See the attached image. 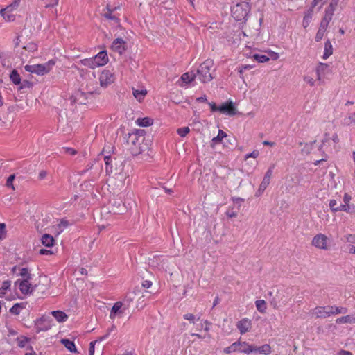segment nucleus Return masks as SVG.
<instances>
[{"label":"nucleus","instance_id":"nucleus-18","mask_svg":"<svg viewBox=\"0 0 355 355\" xmlns=\"http://www.w3.org/2000/svg\"><path fill=\"white\" fill-rule=\"evenodd\" d=\"M336 322L337 324H355V313L338 318L336 319Z\"/></svg>","mask_w":355,"mask_h":355},{"label":"nucleus","instance_id":"nucleus-63","mask_svg":"<svg viewBox=\"0 0 355 355\" xmlns=\"http://www.w3.org/2000/svg\"><path fill=\"white\" fill-rule=\"evenodd\" d=\"M135 292L132 293H128L125 297V300L128 303H130L134 300Z\"/></svg>","mask_w":355,"mask_h":355},{"label":"nucleus","instance_id":"nucleus-34","mask_svg":"<svg viewBox=\"0 0 355 355\" xmlns=\"http://www.w3.org/2000/svg\"><path fill=\"white\" fill-rule=\"evenodd\" d=\"M104 161L105 164V171L107 173H111L112 170V158L110 156H105Z\"/></svg>","mask_w":355,"mask_h":355},{"label":"nucleus","instance_id":"nucleus-11","mask_svg":"<svg viewBox=\"0 0 355 355\" xmlns=\"http://www.w3.org/2000/svg\"><path fill=\"white\" fill-rule=\"evenodd\" d=\"M236 327L241 334H245L249 331L252 327V322L250 320L245 318L239 321L236 324Z\"/></svg>","mask_w":355,"mask_h":355},{"label":"nucleus","instance_id":"nucleus-59","mask_svg":"<svg viewBox=\"0 0 355 355\" xmlns=\"http://www.w3.org/2000/svg\"><path fill=\"white\" fill-rule=\"evenodd\" d=\"M232 200H233L234 203L238 205L239 207H240L241 203L244 202V199L239 197H232Z\"/></svg>","mask_w":355,"mask_h":355},{"label":"nucleus","instance_id":"nucleus-2","mask_svg":"<svg viewBox=\"0 0 355 355\" xmlns=\"http://www.w3.org/2000/svg\"><path fill=\"white\" fill-rule=\"evenodd\" d=\"M251 7L247 1H240L231 8L232 16L236 21L246 20Z\"/></svg>","mask_w":355,"mask_h":355},{"label":"nucleus","instance_id":"nucleus-3","mask_svg":"<svg viewBox=\"0 0 355 355\" xmlns=\"http://www.w3.org/2000/svg\"><path fill=\"white\" fill-rule=\"evenodd\" d=\"M213 66L214 61L209 59L206 60L200 65L196 74L198 76V78L201 82L207 83L214 78L212 73L211 72V69L213 68Z\"/></svg>","mask_w":355,"mask_h":355},{"label":"nucleus","instance_id":"nucleus-45","mask_svg":"<svg viewBox=\"0 0 355 355\" xmlns=\"http://www.w3.org/2000/svg\"><path fill=\"white\" fill-rule=\"evenodd\" d=\"M253 58L259 62L263 63L269 60V58L266 55L254 54Z\"/></svg>","mask_w":355,"mask_h":355},{"label":"nucleus","instance_id":"nucleus-19","mask_svg":"<svg viewBox=\"0 0 355 355\" xmlns=\"http://www.w3.org/2000/svg\"><path fill=\"white\" fill-rule=\"evenodd\" d=\"M60 342L70 352H78L73 341H71L69 339L63 338Z\"/></svg>","mask_w":355,"mask_h":355},{"label":"nucleus","instance_id":"nucleus-30","mask_svg":"<svg viewBox=\"0 0 355 355\" xmlns=\"http://www.w3.org/2000/svg\"><path fill=\"white\" fill-rule=\"evenodd\" d=\"M241 344H242V343H241L239 341L235 342L232 345H231L230 346H229L227 347H225L223 349V352L225 354H231L232 352H236V351H237L239 349L238 347H241Z\"/></svg>","mask_w":355,"mask_h":355},{"label":"nucleus","instance_id":"nucleus-28","mask_svg":"<svg viewBox=\"0 0 355 355\" xmlns=\"http://www.w3.org/2000/svg\"><path fill=\"white\" fill-rule=\"evenodd\" d=\"M333 53V47L329 40H327L324 44V52L323 58L327 59Z\"/></svg>","mask_w":355,"mask_h":355},{"label":"nucleus","instance_id":"nucleus-4","mask_svg":"<svg viewBox=\"0 0 355 355\" xmlns=\"http://www.w3.org/2000/svg\"><path fill=\"white\" fill-rule=\"evenodd\" d=\"M55 64V62L53 60H51L44 64L25 65L24 69L28 72L35 73L38 76H43L48 73Z\"/></svg>","mask_w":355,"mask_h":355},{"label":"nucleus","instance_id":"nucleus-42","mask_svg":"<svg viewBox=\"0 0 355 355\" xmlns=\"http://www.w3.org/2000/svg\"><path fill=\"white\" fill-rule=\"evenodd\" d=\"M20 1L21 0H13L12 3L6 6L5 9H6L7 11L13 12L19 7Z\"/></svg>","mask_w":355,"mask_h":355},{"label":"nucleus","instance_id":"nucleus-38","mask_svg":"<svg viewBox=\"0 0 355 355\" xmlns=\"http://www.w3.org/2000/svg\"><path fill=\"white\" fill-rule=\"evenodd\" d=\"M332 17H333V15L325 12L324 16L320 22L321 26H324V27L327 28L329 23L330 22V21L332 19Z\"/></svg>","mask_w":355,"mask_h":355},{"label":"nucleus","instance_id":"nucleus-56","mask_svg":"<svg viewBox=\"0 0 355 355\" xmlns=\"http://www.w3.org/2000/svg\"><path fill=\"white\" fill-rule=\"evenodd\" d=\"M99 341H97V339L94 341H92L89 343V355H94V346L96 343H98Z\"/></svg>","mask_w":355,"mask_h":355},{"label":"nucleus","instance_id":"nucleus-47","mask_svg":"<svg viewBox=\"0 0 355 355\" xmlns=\"http://www.w3.org/2000/svg\"><path fill=\"white\" fill-rule=\"evenodd\" d=\"M272 294H273V293H272V291H270V292L268 293V295H269V296H270V297L271 298V300H270V304H271V305L272 306V307H273L274 309H278V308H279V301H277V300H276V299H275V297H272Z\"/></svg>","mask_w":355,"mask_h":355},{"label":"nucleus","instance_id":"nucleus-32","mask_svg":"<svg viewBox=\"0 0 355 355\" xmlns=\"http://www.w3.org/2000/svg\"><path fill=\"white\" fill-rule=\"evenodd\" d=\"M137 123L139 126L147 127L153 124V119L148 117L139 118Z\"/></svg>","mask_w":355,"mask_h":355},{"label":"nucleus","instance_id":"nucleus-54","mask_svg":"<svg viewBox=\"0 0 355 355\" xmlns=\"http://www.w3.org/2000/svg\"><path fill=\"white\" fill-rule=\"evenodd\" d=\"M327 309L329 310L330 315L339 314V307L335 306H327Z\"/></svg>","mask_w":355,"mask_h":355},{"label":"nucleus","instance_id":"nucleus-64","mask_svg":"<svg viewBox=\"0 0 355 355\" xmlns=\"http://www.w3.org/2000/svg\"><path fill=\"white\" fill-rule=\"evenodd\" d=\"M346 240L349 243H355V235L349 234L346 237Z\"/></svg>","mask_w":355,"mask_h":355},{"label":"nucleus","instance_id":"nucleus-9","mask_svg":"<svg viewBox=\"0 0 355 355\" xmlns=\"http://www.w3.org/2000/svg\"><path fill=\"white\" fill-rule=\"evenodd\" d=\"M219 112L223 114H227L230 116H234L236 114V108L234 104L230 101L220 105Z\"/></svg>","mask_w":355,"mask_h":355},{"label":"nucleus","instance_id":"nucleus-29","mask_svg":"<svg viewBox=\"0 0 355 355\" xmlns=\"http://www.w3.org/2000/svg\"><path fill=\"white\" fill-rule=\"evenodd\" d=\"M122 305H123V304L121 302H117L114 304V306H112V308L111 309L110 314V318L111 319H114L115 318L116 313L118 312H121L120 309H121Z\"/></svg>","mask_w":355,"mask_h":355},{"label":"nucleus","instance_id":"nucleus-27","mask_svg":"<svg viewBox=\"0 0 355 355\" xmlns=\"http://www.w3.org/2000/svg\"><path fill=\"white\" fill-rule=\"evenodd\" d=\"M10 79L16 85L21 84V77L19 73L16 69H13L10 74Z\"/></svg>","mask_w":355,"mask_h":355},{"label":"nucleus","instance_id":"nucleus-6","mask_svg":"<svg viewBox=\"0 0 355 355\" xmlns=\"http://www.w3.org/2000/svg\"><path fill=\"white\" fill-rule=\"evenodd\" d=\"M327 241L328 238L325 234H323L322 233L316 234L311 241L312 245L314 247L318 248L327 250H328V245H327Z\"/></svg>","mask_w":355,"mask_h":355},{"label":"nucleus","instance_id":"nucleus-16","mask_svg":"<svg viewBox=\"0 0 355 355\" xmlns=\"http://www.w3.org/2000/svg\"><path fill=\"white\" fill-rule=\"evenodd\" d=\"M37 327L40 331H47L51 328L50 318L42 316L37 322Z\"/></svg>","mask_w":355,"mask_h":355},{"label":"nucleus","instance_id":"nucleus-37","mask_svg":"<svg viewBox=\"0 0 355 355\" xmlns=\"http://www.w3.org/2000/svg\"><path fill=\"white\" fill-rule=\"evenodd\" d=\"M227 136V134L224 131H223L222 130H219L218 135L214 137L211 141L214 144L220 143L223 139L226 137Z\"/></svg>","mask_w":355,"mask_h":355},{"label":"nucleus","instance_id":"nucleus-26","mask_svg":"<svg viewBox=\"0 0 355 355\" xmlns=\"http://www.w3.org/2000/svg\"><path fill=\"white\" fill-rule=\"evenodd\" d=\"M132 94L135 98L139 102H141L144 98V96L147 94V90L146 89H132Z\"/></svg>","mask_w":355,"mask_h":355},{"label":"nucleus","instance_id":"nucleus-52","mask_svg":"<svg viewBox=\"0 0 355 355\" xmlns=\"http://www.w3.org/2000/svg\"><path fill=\"white\" fill-rule=\"evenodd\" d=\"M189 131L190 130L188 127L180 128L177 130L178 135L180 137H185L189 132Z\"/></svg>","mask_w":355,"mask_h":355},{"label":"nucleus","instance_id":"nucleus-24","mask_svg":"<svg viewBox=\"0 0 355 355\" xmlns=\"http://www.w3.org/2000/svg\"><path fill=\"white\" fill-rule=\"evenodd\" d=\"M329 207L331 211L334 213L346 209L345 206H341V204L338 205L337 201L334 199L329 201Z\"/></svg>","mask_w":355,"mask_h":355},{"label":"nucleus","instance_id":"nucleus-43","mask_svg":"<svg viewBox=\"0 0 355 355\" xmlns=\"http://www.w3.org/2000/svg\"><path fill=\"white\" fill-rule=\"evenodd\" d=\"M326 29H327V27L321 26V25L320 26V28H319V29L316 33L315 37V40L316 42H320L322 40V38L323 37V36L324 35Z\"/></svg>","mask_w":355,"mask_h":355},{"label":"nucleus","instance_id":"nucleus-58","mask_svg":"<svg viewBox=\"0 0 355 355\" xmlns=\"http://www.w3.org/2000/svg\"><path fill=\"white\" fill-rule=\"evenodd\" d=\"M121 204L119 203V207H117V209H115L114 208H112V210H110L109 212H112L114 214H121V212L123 211V210L124 209L123 208V206H122L121 208Z\"/></svg>","mask_w":355,"mask_h":355},{"label":"nucleus","instance_id":"nucleus-39","mask_svg":"<svg viewBox=\"0 0 355 355\" xmlns=\"http://www.w3.org/2000/svg\"><path fill=\"white\" fill-rule=\"evenodd\" d=\"M22 304L16 303L10 309V312L15 315H19L20 313L21 310L24 308Z\"/></svg>","mask_w":355,"mask_h":355},{"label":"nucleus","instance_id":"nucleus-1","mask_svg":"<svg viewBox=\"0 0 355 355\" xmlns=\"http://www.w3.org/2000/svg\"><path fill=\"white\" fill-rule=\"evenodd\" d=\"M127 144L130 146V150L133 156H137L148 149V141H146L145 131L136 130L128 133L125 137Z\"/></svg>","mask_w":355,"mask_h":355},{"label":"nucleus","instance_id":"nucleus-15","mask_svg":"<svg viewBox=\"0 0 355 355\" xmlns=\"http://www.w3.org/2000/svg\"><path fill=\"white\" fill-rule=\"evenodd\" d=\"M313 313L316 318H326L330 316L329 310L327 309V306H317L313 310Z\"/></svg>","mask_w":355,"mask_h":355},{"label":"nucleus","instance_id":"nucleus-31","mask_svg":"<svg viewBox=\"0 0 355 355\" xmlns=\"http://www.w3.org/2000/svg\"><path fill=\"white\" fill-rule=\"evenodd\" d=\"M196 76V74L193 71H191V73L187 72L182 75L181 80L185 83H189L193 80Z\"/></svg>","mask_w":355,"mask_h":355},{"label":"nucleus","instance_id":"nucleus-40","mask_svg":"<svg viewBox=\"0 0 355 355\" xmlns=\"http://www.w3.org/2000/svg\"><path fill=\"white\" fill-rule=\"evenodd\" d=\"M116 326L114 324H112L111 327H110L109 329H107L105 334L103 335V336L99 337L97 339V341H103V340L107 339L111 335L112 332L116 331Z\"/></svg>","mask_w":355,"mask_h":355},{"label":"nucleus","instance_id":"nucleus-55","mask_svg":"<svg viewBox=\"0 0 355 355\" xmlns=\"http://www.w3.org/2000/svg\"><path fill=\"white\" fill-rule=\"evenodd\" d=\"M69 225V223L68 220L65 219H62L60 220V223L58 225L59 228L60 229V231L63 230V228H65Z\"/></svg>","mask_w":355,"mask_h":355},{"label":"nucleus","instance_id":"nucleus-8","mask_svg":"<svg viewBox=\"0 0 355 355\" xmlns=\"http://www.w3.org/2000/svg\"><path fill=\"white\" fill-rule=\"evenodd\" d=\"M272 174V168H270L266 173L261 183L259 185V189L257 191L256 196H259L267 188L270 182V179Z\"/></svg>","mask_w":355,"mask_h":355},{"label":"nucleus","instance_id":"nucleus-62","mask_svg":"<svg viewBox=\"0 0 355 355\" xmlns=\"http://www.w3.org/2000/svg\"><path fill=\"white\" fill-rule=\"evenodd\" d=\"M259 151L257 150H254L252 153H250L249 154H247L245 155V159H248V158H250V157L257 158L259 156Z\"/></svg>","mask_w":355,"mask_h":355},{"label":"nucleus","instance_id":"nucleus-35","mask_svg":"<svg viewBox=\"0 0 355 355\" xmlns=\"http://www.w3.org/2000/svg\"><path fill=\"white\" fill-rule=\"evenodd\" d=\"M351 199H352V197L349 194H348L347 193L344 194V196H343L344 204H341V206H345L346 209L343 210V211L350 212L351 207L349 205V202H350Z\"/></svg>","mask_w":355,"mask_h":355},{"label":"nucleus","instance_id":"nucleus-46","mask_svg":"<svg viewBox=\"0 0 355 355\" xmlns=\"http://www.w3.org/2000/svg\"><path fill=\"white\" fill-rule=\"evenodd\" d=\"M10 286V282L9 281H4L2 284L1 287H0V297H2L6 291L8 290Z\"/></svg>","mask_w":355,"mask_h":355},{"label":"nucleus","instance_id":"nucleus-12","mask_svg":"<svg viewBox=\"0 0 355 355\" xmlns=\"http://www.w3.org/2000/svg\"><path fill=\"white\" fill-rule=\"evenodd\" d=\"M164 260L162 259V256L155 255L152 258H149L148 265L157 270L164 269Z\"/></svg>","mask_w":355,"mask_h":355},{"label":"nucleus","instance_id":"nucleus-23","mask_svg":"<svg viewBox=\"0 0 355 355\" xmlns=\"http://www.w3.org/2000/svg\"><path fill=\"white\" fill-rule=\"evenodd\" d=\"M246 347V349H243L242 353H245L249 354L252 352H259V347H257L254 345H249L245 342H243L241 344V347Z\"/></svg>","mask_w":355,"mask_h":355},{"label":"nucleus","instance_id":"nucleus-5","mask_svg":"<svg viewBox=\"0 0 355 355\" xmlns=\"http://www.w3.org/2000/svg\"><path fill=\"white\" fill-rule=\"evenodd\" d=\"M94 90L84 89L83 88L78 90L72 96V101L81 105H86L88 102V96L96 94Z\"/></svg>","mask_w":355,"mask_h":355},{"label":"nucleus","instance_id":"nucleus-61","mask_svg":"<svg viewBox=\"0 0 355 355\" xmlns=\"http://www.w3.org/2000/svg\"><path fill=\"white\" fill-rule=\"evenodd\" d=\"M226 216L229 218H235L237 216V212L234 211L232 209H229L226 211Z\"/></svg>","mask_w":355,"mask_h":355},{"label":"nucleus","instance_id":"nucleus-21","mask_svg":"<svg viewBox=\"0 0 355 355\" xmlns=\"http://www.w3.org/2000/svg\"><path fill=\"white\" fill-rule=\"evenodd\" d=\"M13 12L7 11L6 9L3 8L0 10V14L1 17L6 21H13L15 19V15L12 13Z\"/></svg>","mask_w":355,"mask_h":355},{"label":"nucleus","instance_id":"nucleus-25","mask_svg":"<svg viewBox=\"0 0 355 355\" xmlns=\"http://www.w3.org/2000/svg\"><path fill=\"white\" fill-rule=\"evenodd\" d=\"M313 10L312 8L308 9L304 16L303 18V26L304 28H306L312 19V15H313Z\"/></svg>","mask_w":355,"mask_h":355},{"label":"nucleus","instance_id":"nucleus-13","mask_svg":"<svg viewBox=\"0 0 355 355\" xmlns=\"http://www.w3.org/2000/svg\"><path fill=\"white\" fill-rule=\"evenodd\" d=\"M112 49L121 55L126 49L125 42L122 38H117L112 42Z\"/></svg>","mask_w":355,"mask_h":355},{"label":"nucleus","instance_id":"nucleus-41","mask_svg":"<svg viewBox=\"0 0 355 355\" xmlns=\"http://www.w3.org/2000/svg\"><path fill=\"white\" fill-rule=\"evenodd\" d=\"M271 347L268 344H265L261 345V347H259V354L268 355L271 353Z\"/></svg>","mask_w":355,"mask_h":355},{"label":"nucleus","instance_id":"nucleus-20","mask_svg":"<svg viewBox=\"0 0 355 355\" xmlns=\"http://www.w3.org/2000/svg\"><path fill=\"white\" fill-rule=\"evenodd\" d=\"M51 313L59 322H63L68 318L67 315L62 311H53Z\"/></svg>","mask_w":355,"mask_h":355},{"label":"nucleus","instance_id":"nucleus-53","mask_svg":"<svg viewBox=\"0 0 355 355\" xmlns=\"http://www.w3.org/2000/svg\"><path fill=\"white\" fill-rule=\"evenodd\" d=\"M345 123L347 125H350L352 123H355V112L349 114L348 117L345 119Z\"/></svg>","mask_w":355,"mask_h":355},{"label":"nucleus","instance_id":"nucleus-60","mask_svg":"<svg viewBox=\"0 0 355 355\" xmlns=\"http://www.w3.org/2000/svg\"><path fill=\"white\" fill-rule=\"evenodd\" d=\"M32 85L31 83L28 80H24L23 83H21L20 86L19 87V89H23L26 87H31Z\"/></svg>","mask_w":355,"mask_h":355},{"label":"nucleus","instance_id":"nucleus-10","mask_svg":"<svg viewBox=\"0 0 355 355\" xmlns=\"http://www.w3.org/2000/svg\"><path fill=\"white\" fill-rule=\"evenodd\" d=\"M17 284H19V288L23 294H31L33 292V288L31 287V285L29 283V280H17L15 282V285Z\"/></svg>","mask_w":355,"mask_h":355},{"label":"nucleus","instance_id":"nucleus-14","mask_svg":"<svg viewBox=\"0 0 355 355\" xmlns=\"http://www.w3.org/2000/svg\"><path fill=\"white\" fill-rule=\"evenodd\" d=\"M99 80L101 86H107L108 84L113 82L112 73L108 70L103 71L99 78Z\"/></svg>","mask_w":355,"mask_h":355},{"label":"nucleus","instance_id":"nucleus-49","mask_svg":"<svg viewBox=\"0 0 355 355\" xmlns=\"http://www.w3.org/2000/svg\"><path fill=\"white\" fill-rule=\"evenodd\" d=\"M20 275L24 278V279L30 280L31 279V275L28 272L26 268H24L21 270Z\"/></svg>","mask_w":355,"mask_h":355},{"label":"nucleus","instance_id":"nucleus-17","mask_svg":"<svg viewBox=\"0 0 355 355\" xmlns=\"http://www.w3.org/2000/svg\"><path fill=\"white\" fill-rule=\"evenodd\" d=\"M94 58L97 62V65L98 67L103 66L108 62L107 53L104 51L99 52L96 56L94 57Z\"/></svg>","mask_w":355,"mask_h":355},{"label":"nucleus","instance_id":"nucleus-33","mask_svg":"<svg viewBox=\"0 0 355 355\" xmlns=\"http://www.w3.org/2000/svg\"><path fill=\"white\" fill-rule=\"evenodd\" d=\"M82 63L83 65L90 67L92 69L98 67V66L97 65V62H96L94 58L84 59L82 60Z\"/></svg>","mask_w":355,"mask_h":355},{"label":"nucleus","instance_id":"nucleus-36","mask_svg":"<svg viewBox=\"0 0 355 355\" xmlns=\"http://www.w3.org/2000/svg\"><path fill=\"white\" fill-rule=\"evenodd\" d=\"M257 309L261 313H265L267 309L266 303L263 300H257L256 302Z\"/></svg>","mask_w":355,"mask_h":355},{"label":"nucleus","instance_id":"nucleus-48","mask_svg":"<svg viewBox=\"0 0 355 355\" xmlns=\"http://www.w3.org/2000/svg\"><path fill=\"white\" fill-rule=\"evenodd\" d=\"M15 178V175L14 174L10 175L8 178L7 181H6V185L8 187H11L13 190L15 189V188L14 187V184H13V181H14Z\"/></svg>","mask_w":355,"mask_h":355},{"label":"nucleus","instance_id":"nucleus-44","mask_svg":"<svg viewBox=\"0 0 355 355\" xmlns=\"http://www.w3.org/2000/svg\"><path fill=\"white\" fill-rule=\"evenodd\" d=\"M184 320H189L191 323L194 324L196 320H200V316L196 317L193 313H186L183 315Z\"/></svg>","mask_w":355,"mask_h":355},{"label":"nucleus","instance_id":"nucleus-22","mask_svg":"<svg viewBox=\"0 0 355 355\" xmlns=\"http://www.w3.org/2000/svg\"><path fill=\"white\" fill-rule=\"evenodd\" d=\"M41 241L42 243L46 247H51L54 244L53 237L49 234H44L42 236Z\"/></svg>","mask_w":355,"mask_h":355},{"label":"nucleus","instance_id":"nucleus-51","mask_svg":"<svg viewBox=\"0 0 355 355\" xmlns=\"http://www.w3.org/2000/svg\"><path fill=\"white\" fill-rule=\"evenodd\" d=\"M24 49L28 51L29 52H34L37 49V46L35 43L31 42L24 46Z\"/></svg>","mask_w":355,"mask_h":355},{"label":"nucleus","instance_id":"nucleus-57","mask_svg":"<svg viewBox=\"0 0 355 355\" xmlns=\"http://www.w3.org/2000/svg\"><path fill=\"white\" fill-rule=\"evenodd\" d=\"M327 64L320 63V66L317 68V75H318V80L320 79V71L324 70V69L327 68Z\"/></svg>","mask_w":355,"mask_h":355},{"label":"nucleus","instance_id":"nucleus-7","mask_svg":"<svg viewBox=\"0 0 355 355\" xmlns=\"http://www.w3.org/2000/svg\"><path fill=\"white\" fill-rule=\"evenodd\" d=\"M118 7L112 8L110 5L107 4L105 10H104L102 15L107 19L112 21L113 24H119L120 19L118 16L114 14V12L118 9Z\"/></svg>","mask_w":355,"mask_h":355},{"label":"nucleus","instance_id":"nucleus-50","mask_svg":"<svg viewBox=\"0 0 355 355\" xmlns=\"http://www.w3.org/2000/svg\"><path fill=\"white\" fill-rule=\"evenodd\" d=\"M6 224L0 223V240H3L6 236Z\"/></svg>","mask_w":355,"mask_h":355}]
</instances>
